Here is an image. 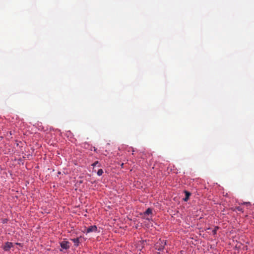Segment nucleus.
<instances>
[{"instance_id": "nucleus-1", "label": "nucleus", "mask_w": 254, "mask_h": 254, "mask_svg": "<svg viewBox=\"0 0 254 254\" xmlns=\"http://www.w3.org/2000/svg\"><path fill=\"white\" fill-rule=\"evenodd\" d=\"M166 244V240H159L155 245L156 249L158 251H162L165 247V246Z\"/></svg>"}, {"instance_id": "nucleus-2", "label": "nucleus", "mask_w": 254, "mask_h": 254, "mask_svg": "<svg viewBox=\"0 0 254 254\" xmlns=\"http://www.w3.org/2000/svg\"><path fill=\"white\" fill-rule=\"evenodd\" d=\"M97 231V227L95 225L91 226L87 228L84 232L89 233L91 232H96Z\"/></svg>"}, {"instance_id": "nucleus-3", "label": "nucleus", "mask_w": 254, "mask_h": 254, "mask_svg": "<svg viewBox=\"0 0 254 254\" xmlns=\"http://www.w3.org/2000/svg\"><path fill=\"white\" fill-rule=\"evenodd\" d=\"M13 247V245L11 242H7L2 246V248L5 251H8L11 248Z\"/></svg>"}, {"instance_id": "nucleus-4", "label": "nucleus", "mask_w": 254, "mask_h": 254, "mask_svg": "<svg viewBox=\"0 0 254 254\" xmlns=\"http://www.w3.org/2000/svg\"><path fill=\"white\" fill-rule=\"evenodd\" d=\"M185 197L183 198V200L185 201H187L188 200V199H189V197L190 196L191 193L187 190L185 191Z\"/></svg>"}, {"instance_id": "nucleus-5", "label": "nucleus", "mask_w": 254, "mask_h": 254, "mask_svg": "<svg viewBox=\"0 0 254 254\" xmlns=\"http://www.w3.org/2000/svg\"><path fill=\"white\" fill-rule=\"evenodd\" d=\"M72 241L74 243V245L75 246H78L79 243V239L78 238H75L72 239Z\"/></svg>"}, {"instance_id": "nucleus-6", "label": "nucleus", "mask_w": 254, "mask_h": 254, "mask_svg": "<svg viewBox=\"0 0 254 254\" xmlns=\"http://www.w3.org/2000/svg\"><path fill=\"white\" fill-rule=\"evenodd\" d=\"M152 209L150 208H148L145 212V214L149 215L152 213Z\"/></svg>"}, {"instance_id": "nucleus-7", "label": "nucleus", "mask_w": 254, "mask_h": 254, "mask_svg": "<svg viewBox=\"0 0 254 254\" xmlns=\"http://www.w3.org/2000/svg\"><path fill=\"white\" fill-rule=\"evenodd\" d=\"M69 248V243L64 241V249H67Z\"/></svg>"}, {"instance_id": "nucleus-8", "label": "nucleus", "mask_w": 254, "mask_h": 254, "mask_svg": "<svg viewBox=\"0 0 254 254\" xmlns=\"http://www.w3.org/2000/svg\"><path fill=\"white\" fill-rule=\"evenodd\" d=\"M103 173V171L102 169H100L99 170H98V172H97V175L98 176H101Z\"/></svg>"}, {"instance_id": "nucleus-9", "label": "nucleus", "mask_w": 254, "mask_h": 254, "mask_svg": "<svg viewBox=\"0 0 254 254\" xmlns=\"http://www.w3.org/2000/svg\"><path fill=\"white\" fill-rule=\"evenodd\" d=\"M218 227H216L214 230H212V233L213 235L216 234V232L217 230L218 229Z\"/></svg>"}, {"instance_id": "nucleus-10", "label": "nucleus", "mask_w": 254, "mask_h": 254, "mask_svg": "<svg viewBox=\"0 0 254 254\" xmlns=\"http://www.w3.org/2000/svg\"><path fill=\"white\" fill-rule=\"evenodd\" d=\"M236 209L239 211H243V208L240 206H238L236 208Z\"/></svg>"}, {"instance_id": "nucleus-11", "label": "nucleus", "mask_w": 254, "mask_h": 254, "mask_svg": "<svg viewBox=\"0 0 254 254\" xmlns=\"http://www.w3.org/2000/svg\"><path fill=\"white\" fill-rule=\"evenodd\" d=\"M98 164H99V162L98 161H96L95 162H94L93 164H92V166L93 167H95Z\"/></svg>"}, {"instance_id": "nucleus-12", "label": "nucleus", "mask_w": 254, "mask_h": 254, "mask_svg": "<svg viewBox=\"0 0 254 254\" xmlns=\"http://www.w3.org/2000/svg\"><path fill=\"white\" fill-rule=\"evenodd\" d=\"M60 245L62 248L64 249V241L60 242Z\"/></svg>"}, {"instance_id": "nucleus-13", "label": "nucleus", "mask_w": 254, "mask_h": 254, "mask_svg": "<svg viewBox=\"0 0 254 254\" xmlns=\"http://www.w3.org/2000/svg\"><path fill=\"white\" fill-rule=\"evenodd\" d=\"M243 204H246V205H250V204H251L250 202H244Z\"/></svg>"}, {"instance_id": "nucleus-14", "label": "nucleus", "mask_w": 254, "mask_h": 254, "mask_svg": "<svg viewBox=\"0 0 254 254\" xmlns=\"http://www.w3.org/2000/svg\"><path fill=\"white\" fill-rule=\"evenodd\" d=\"M16 245H20L21 244L20 243H16Z\"/></svg>"}]
</instances>
